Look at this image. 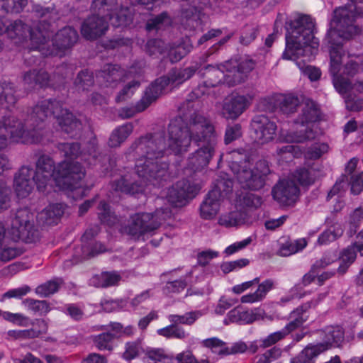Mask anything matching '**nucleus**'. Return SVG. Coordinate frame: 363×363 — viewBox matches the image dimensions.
Here are the masks:
<instances>
[{
  "label": "nucleus",
  "instance_id": "obj_1",
  "mask_svg": "<svg viewBox=\"0 0 363 363\" xmlns=\"http://www.w3.org/2000/svg\"><path fill=\"white\" fill-rule=\"evenodd\" d=\"M199 102L188 99L180 108L183 116L172 120L168 126V145L164 131L149 133L135 140L128 154L135 162V172L125 168L119 179L112 182L115 191L128 194H138L145 190L148 182L163 186L169 179L168 164L161 159L168 153L182 155L187 152L193 141L198 148L187 160L184 174L191 176L206 167L213 157L218 135L211 121L199 111Z\"/></svg>",
  "mask_w": 363,
  "mask_h": 363
},
{
  "label": "nucleus",
  "instance_id": "obj_2",
  "mask_svg": "<svg viewBox=\"0 0 363 363\" xmlns=\"http://www.w3.org/2000/svg\"><path fill=\"white\" fill-rule=\"evenodd\" d=\"M59 149L65 157L72 160L78 157L79 145L61 143ZM84 176L85 171L78 162L65 160L55 167L52 158L43 155L36 162L35 169L22 166L15 174L13 189L18 198L24 199L32 193L35 184L39 191H44L48 186L55 184L59 189L70 191L74 199H79L85 196L91 187L82 180Z\"/></svg>",
  "mask_w": 363,
  "mask_h": 363
},
{
  "label": "nucleus",
  "instance_id": "obj_3",
  "mask_svg": "<svg viewBox=\"0 0 363 363\" xmlns=\"http://www.w3.org/2000/svg\"><path fill=\"white\" fill-rule=\"evenodd\" d=\"M53 117L61 130L70 137L77 136L82 123L62 104L56 99L38 102L30 112L24 123L13 116L0 119V149L6 147L9 141L22 143H45L44 125Z\"/></svg>",
  "mask_w": 363,
  "mask_h": 363
},
{
  "label": "nucleus",
  "instance_id": "obj_4",
  "mask_svg": "<svg viewBox=\"0 0 363 363\" xmlns=\"http://www.w3.org/2000/svg\"><path fill=\"white\" fill-rule=\"evenodd\" d=\"M350 11L339 9L335 12L337 21V31L328 30L325 41L330 48V68L333 85L340 94L349 91L363 92V65L359 61L350 60L341 66L342 59L345 56L342 44L345 40H349L357 35L361 29L352 23H347L345 18Z\"/></svg>",
  "mask_w": 363,
  "mask_h": 363
},
{
  "label": "nucleus",
  "instance_id": "obj_5",
  "mask_svg": "<svg viewBox=\"0 0 363 363\" xmlns=\"http://www.w3.org/2000/svg\"><path fill=\"white\" fill-rule=\"evenodd\" d=\"M315 21L308 15H298L290 21L286 35V48L282 57L296 61L301 72L310 80L316 81L321 75L320 70L304 62L298 61L303 57L310 61L317 54L319 40L315 37Z\"/></svg>",
  "mask_w": 363,
  "mask_h": 363
},
{
  "label": "nucleus",
  "instance_id": "obj_6",
  "mask_svg": "<svg viewBox=\"0 0 363 363\" xmlns=\"http://www.w3.org/2000/svg\"><path fill=\"white\" fill-rule=\"evenodd\" d=\"M34 12L37 17L41 18V30H39L40 40L38 41L37 35L35 33H31V42L33 48H38V51L44 56L57 55L62 57L65 52L70 49L78 40V33L75 29L70 26H67L60 30L52 38L50 31V24L46 22L48 18L52 16V10L49 8H43L40 6H35Z\"/></svg>",
  "mask_w": 363,
  "mask_h": 363
},
{
  "label": "nucleus",
  "instance_id": "obj_7",
  "mask_svg": "<svg viewBox=\"0 0 363 363\" xmlns=\"http://www.w3.org/2000/svg\"><path fill=\"white\" fill-rule=\"evenodd\" d=\"M226 160L235 175L236 179L244 189L258 190L263 187L269 169L264 162L257 164L255 169H250V157L243 150H236L221 154L220 161Z\"/></svg>",
  "mask_w": 363,
  "mask_h": 363
},
{
  "label": "nucleus",
  "instance_id": "obj_8",
  "mask_svg": "<svg viewBox=\"0 0 363 363\" xmlns=\"http://www.w3.org/2000/svg\"><path fill=\"white\" fill-rule=\"evenodd\" d=\"M171 216L172 211L167 207L157 209L153 213H135L130 217L124 231L135 239H140L146 235L153 234Z\"/></svg>",
  "mask_w": 363,
  "mask_h": 363
},
{
  "label": "nucleus",
  "instance_id": "obj_9",
  "mask_svg": "<svg viewBox=\"0 0 363 363\" xmlns=\"http://www.w3.org/2000/svg\"><path fill=\"white\" fill-rule=\"evenodd\" d=\"M320 116L317 104L311 100L305 101L300 115L295 123L296 130L281 132L280 138L286 143H303L307 140L315 138V133L313 130V123L316 121Z\"/></svg>",
  "mask_w": 363,
  "mask_h": 363
},
{
  "label": "nucleus",
  "instance_id": "obj_10",
  "mask_svg": "<svg viewBox=\"0 0 363 363\" xmlns=\"http://www.w3.org/2000/svg\"><path fill=\"white\" fill-rule=\"evenodd\" d=\"M233 181L221 179L215 187L208 192L200 206V214L202 218L211 220L218 213L225 199H229L233 191Z\"/></svg>",
  "mask_w": 363,
  "mask_h": 363
},
{
  "label": "nucleus",
  "instance_id": "obj_11",
  "mask_svg": "<svg viewBox=\"0 0 363 363\" xmlns=\"http://www.w3.org/2000/svg\"><path fill=\"white\" fill-rule=\"evenodd\" d=\"M11 239L28 243L38 240V231L34 226V214L28 208L18 209L11 222Z\"/></svg>",
  "mask_w": 363,
  "mask_h": 363
},
{
  "label": "nucleus",
  "instance_id": "obj_12",
  "mask_svg": "<svg viewBox=\"0 0 363 363\" xmlns=\"http://www.w3.org/2000/svg\"><path fill=\"white\" fill-rule=\"evenodd\" d=\"M39 30H41L40 21L38 24L31 28L27 24L24 23L21 20H16L7 24L6 21L0 18V37L3 34H6L9 38L13 41L18 45H23L27 43L28 38L29 37L30 45L28 48L30 50H37L38 48H33L31 42V33H35L38 38V41L40 40ZM2 41L0 39V51L2 49Z\"/></svg>",
  "mask_w": 363,
  "mask_h": 363
},
{
  "label": "nucleus",
  "instance_id": "obj_13",
  "mask_svg": "<svg viewBox=\"0 0 363 363\" xmlns=\"http://www.w3.org/2000/svg\"><path fill=\"white\" fill-rule=\"evenodd\" d=\"M93 8L99 15L109 16L114 27H125L133 22V14L130 8L118 4V0H94Z\"/></svg>",
  "mask_w": 363,
  "mask_h": 363
},
{
  "label": "nucleus",
  "instance_id": "obj_14",
  "mask_svg": "<svg viewBox=\"0 0 363 363\" xmlns=\"http://www.w3.org/2000/svg\"><path fill=\"white\" fill-rule=\"evenodd\" d=\"M203 315V310L192 311L183 315L170 314L167 316V318L172 324L158 329L157 333L166 338L184 340L189 336V334L179 325H192Z\"/></svg>",
  "mask_w": 363,
  "mask_h": 363
},
{
  "label": "nucleus",
  "instance_id": "obj_15",
  "mask_svg": "<svg viewBox=\"0 0 363 363\" xmlns=\"http://www.w3.org/2000/svg\"><path fill=\"white\" fill-rule=\"evenodd\" d=\"M323 342L316 345H308L303 350L301 357H318L320 353L328 350L331 347H340L344 342L345 331L339 325L325 327L320 333Z\"/></svg>",
  "mask_w": 363,
  "mask_h": 363
},
{
  "label": "nucleus",
  "instance_id": "obj_16",
  "mask_svg": "<svg viewBox=\"0 0 363 363\" xmlns=\"http://www.w3.org/2000/svg\"><path fill=\"white\" fill-rule=\"evenodd\" d=\"M310 307V304H306L292 311L290 314V322L281 330L272 333L266 337L261 339L260 345L262 347H270L283 340L291 332L301 327L303 323L307 320L308 316L306 312Z\"/></svg>",
  "mask_w": 363,
  "mask_h": 363
},
{
  "label": "nucleus",
  "instance_id": "obj_17",
  "mask_svg": "<svg viewBox=\"0 0 363 363\" xmlns=\"http://www.w3.org/2000/svg\"><path fill=\"white\" fill-rule=\"evenodd\" d=\"M200 189L201 186L199 184H196L189 179H182L168 189L167 198L168 201L173 205L182 206L188 199L194 198Z\"/></svg>",
  "mask_w": 363,
  "mask_h": 363
},
{
  "label": "nucleus",
  "instance_id": "obj_18",
  "mask_svg": "<svg viewBox=\"0 0 363 363\" xmlns=\"http://www.w3.org/2000/svg\"><path fill=\"white\" fill-rule=\"evenodd\" d=\"M255 62L249 57H245L238 62L229 60L223 63V68L229 74L226 76V84L229 86L241 83L255 68Z\"/></svg>",
  "mask_w": 363,
  "mask_h": 363
},
{
  "label": "nucleus",
  "instance_id": "obj_19",
  "mask_svg": "<svg viewBox=\"0 0 363 363\" xmlns=\"http://www.w3.org/2000/svg\"><path fill=\"white\" fill-rule=\"evenodd\" d=\"M199 69L198 65L185 69H172L168 76L157 79L150 87L153 92L159 91L157 98L163 93L165 88L169 85L179 84L190 79Z\"/></svg>",
  "mask_w": 363,
  "mask_h": 363
},
{
  "label": "nucleus",
  "instance_id": "obj_20",
  "mask_svg": "<svg viewBox=\"0 0 363 363\" xmlns=\"http://www.w3.org/2000/svg\"><path fill=\"white\" fill-rule=\"evenodd\" d=\"M255 142L259 145L272 141L276 135L277 125L264 115L255 116L251 122Z\"/></svg>",
  "mask_w": 363,
  "mask_h": 363
},
{
  "label": "nucleus",
  "instance_id": "obj_21",
  "mask_svg": "<svg viewBox=\"0 0 363 363\" xmlns=\"http://www.w3.org/2000/svg\"><path fill=\"white\" fill-rule=\"evenodd\" d=\"M223 66V64L218 67L208 65L201 69L199 73L204 79L203 86H199L192 91V94L199 98L207 93L206 90H203L204 87L216 86L222 82L226 84V76L229 73Z\"/></svg>",
  "mask_w": 363,
  "mask_h": 363
},
{
  "label": "nucleus",
  "instance_id": "obj_22",
  "mask_svg": "<svg viewBox=\"0 0 363 363\" xmlns=\"http://www.w3.org/2000/svg\"><path fill=\"white\" fill-rule=\"evenodd\" d=\"M273 198L280 205L291 206L299 196V189L294 180L281 179L272 189Z\"/></svg>",
  "mask_w": 363,
  "mask_h": 363
},
{
  "label": "nucleus",
  "instance_id": "obj_23",
  "mask_svg": "<svg viewBox=\"0 0 363 363\" xmlns=\"http://www.w3.org/2000/svg\"><path fill=\"white\" fill-rule=\"evenodd\" d=\"M250 103L249 96H233L224 100L220 113L226 119L235 120L249 107Z\"/></svg>",
  "mask_w": 363,
  "mask_h": 363
},
{
  "label": "nucleus",
  "instance_id": "obj_24",
  "mask_svg": "<svg viewBox=\"0 0 363 363\" xmlns=\"http://www.w3.org/2000/svg\"><path fill=\"white\" fill-rule=\"evenodd\" d=\"M107 29V18L97 13L89 16L84 21L81 33L86 39L94 40L104 35Z\"/></svg>",
  "mask_w": 363,
  "mask_h": 363
},
{
  "label": "nucleus",
  "instance_id": "obj_25",
  "mask_svg": "<svg viewBox=\"0 0 363 363\" xmlns=\"http://www.w3.org/2000/svg\"><path fill=\"white\" fill-rule=\"evenodd\" d=\"M87 152L80 153L82 160L87 162L89 165H96L100 164L104 170L108 171L109 167L112 169V161L106 156H101L98 152L97 140L96 137H92L88 143Z\"/></svg>",
  "mask_w": 363,
  "mask_h": 363
},
{
  "label": "nucleus",
  "instance_id": "obj_26",
  "mask_svg": "<svg viewBox=\"0 0 363 363\" xmlns=\"http://www.w3.org/2000/svg\"><path fill=\"white\" fill-rule=\"evenodd\" d=\"M158 91L153 92L149 86L145 91L142 99L135 105L125 106L119 110L121 118L125 119L134 116L137 113L145 111L152 103L157 99Z\"/></svg>",
  "mask_w": 363,
  "mask_h": 363
},
{
  "label": "nucleus",
  "instance_id": "obj_27",
  "mask_svg": "<svg viewBox=\"0 0 363 363\" xmlns=\"http://www.w3.org/2000/svg\"><path fill=\"white\" fill-rule=\"evenodd\" d=\"M357 252L361 256H363V230L360 231L357 235L356 242L353 245L348 246L342 252L340 263L338 267V272L340 274H344L350 265L354 262L356 259Z\"/></svg>",
  "mask_w": 363,
  "mask_h": 363
},
{
  "label": "nucleus",
  "instance_id": "obj_28",
  "mask_svg": "<svg viewBox=\"0 0 363 363\" xmlns=\"http://www.w3.org/2000/svg\"><path fill=\"white\" fill-rule=\"evenodd\" d=\"M123 76V71L117 65H106L96 75V82L101 86L115 87Z\"/></svg>",
  "mask_w": 363,
  "mask_h": 363
},
{
  "label": "nucleus",
  "instance_id": "obj_29",
  "mask_svg": "<svg viewBox=\"0 0 363 363\" xmlns=\"http://www.w3.org/2000/svg\"><path fill=\"white\" fill-rule=\"evenodd\" d=\"M23 82L28 89H33L36 86L40 87L55 86L53 79L43 69H32L26 72L23 76Z\"/></svg>",
  "mask_w": 363,
  "mask_h": 363
},
{
  "label": "nucleus",
  "instance_id": "obj_30",
  "mask_svg": "<svg viewBox=\"0 0 363 363\" xmlns=\"http://www.w3.org/2000/svg\"><path fill=\"white\" fill-rule=\"evenodd\" d=\"M64 206L61 203L50 204L36 216L37 221L40 225H52L57 224L64 214Z\"/></svg>",
  "mask_w": 363,
  "mask_h": 363
},
{
  "label": "nucleus",
  "instance_id": "obj_31",
  "mask_svg": "<svg viewBox=\"0 0 363 363\" xmlns=\"http://www.w3.org/2000/svg\"><path fill=\"white\" fill-rule=\"evenodd\" d=\"M141 71H138L135 67H131L128 73L124 75L126 79L133 78V79L128 82L122 90L118 93L116 96V102H121L131 97L135 91L138 89L140 85V81L138 78L140 76Z\"/></svg>",
  "mask_w": 363,
  "mask_h": 363
},
{
  "label": "nucleus",
  "instance_id": "obj_32",
  "mask_svg": "<svg viewBox=\"0 0 363 363\" xmlns=\"http://www.w3.org/2000/svg\"><path fill=\"white\" fill-rule=\"evenodd\" d=\"M201 11L192 6H182L181 23L186 29H196L201 25Z\"/></svg>",
  "mask_w": 363,
  "mask_h": 363
},
{
  "label": "nucleus",
  "instance_id": "obj_33",
  "mask_svg": "<svg viewBox=\"0 0 363 363\" xmlns=\"http://www.w3.org/2000/svg\"><path fill=\"white\" fill-rule=\"evenodd\" d=\"M274 286V281L272 279H266L259 284L257 290L253 293L243 295L240 298L242 303H253L262 301Z\"/></svg>",
  "mask_w": 363,
  "mask_h": 363
},
{
  "label": "nucleus",
  "instance_id": "obj_34",
  "mask_svg": "<svg viewBox=\"0 0 363 363\" xmlns=\"http://www.w3.org/2000/svg\"><path fill=\"white\" fill-rule=\"evenodd\" d=\"M133 130V125L131 123H126L116 128L110 135L108 145L111 147L121 146Z\"/></svg>",
  "mask_w": 363,
  "mask_h": 363
},
{
  "label": "nucleus",
  "instance_id": "obj_35",
  "mask_svg": "<svg viewBox=\"0 0 363 363\" xmlns=\"http://www.w3.org/2000/svg\"><path fill=\"white\" fill-rule=\"evenodd\" d=\"M121 278V274L118 272H103L94 276L91 279V284L97 287L106 288L118 284Z\"/></svg>",
  "mask_w": 363,
  "mask_h": 363
},
{
  "label": "nucleus",
  "instance_id": "obj_36",
  "mask_svg": "<svg viewBox=\"0 0 363 363\" xmlns=\"http://www.w3.org/2000/svg\"><path fill=\"white\" fill-rule=\"evenodd\" d=\"M306 245L307 241L305 238L281 241L279 250H277V255L281 257H288L303 250Z\"/></svg>",
  "mask_w": 363,
  "mask_h": 363
},
{
  "label": "nucleus",
  "instance_id": "obj_37",
  "mask_svg": "<svg viewBox=\"0 0 363 363\" xmlns=\"http://www.w3.org/2000/svg\"><path fill=\"white\" fill-rule=\"evenodd\" d=\"M94 236V233L91 230H87L82 237V242H83L82 250V257L87 259L94 257L96 255L103 252L106 250L105 246L100 242H95L91 245H86L88 240Z\"/></svg>",
  "mask_w": 363,
  "mask_h": 363
},
{
  "label": "nucleus",
  "instance_id": "obj_38",
  "mask_svg": "<svg viewBox=\"0 0 363 363\" xmlns=\"http://www.w3.org/2000/svg\"><path fill=\"white\" fill-rule=\"evenodd\" d=\"M14 93L13 84L6 82L0 84V107L1 109H9L16 104L17 97Z\"/></svg>",
  "mask_w": 363,
  "mask_h": 363
},
{
  "label": "nucleus",
  "instance_id": "obj_39",
  "mask_svg": "<svg viewBox=\"0 0 363 363\" xmlns=\"http://www.w3.org/2000/svg\"><path fill=\"white\" fill-rule=\"evenodd\" d=\"M301 155H302V150L300 147L289 144L277 147L275 153V157L279 163L288 162Z\"/></svg>",
  "mask_w": 363,
  "mask_h": 363
},
{
  "label": "nucleus",
  "instance_id": "obj_40",
  "mask_svg": "<svg viewBox=\"0 0 363 363\" xmlns=\"http://www.w3.org/2000/svg\"><path fill=\"white\" fill-rule=\"evenodd\" d=\"M343 231L340 223H334L319 235L318 242L320 245H328L340 238Z\"/></svg>",
  "mask_w": 363,
  "mask_h": 363
},
{
  "label": "nucleus",
  "instance_id": "obj_41",
  "mask_svg": "<svg viewBox=\"0 0 363 363\" xmlns=\"http://www.w3.org/2000/svg\"><path fill=\"white\" fill-rule=\"evenodd\" d=\"M245 213L241 211H234L222 214L218 219V224L226 227H235L244 223Z\"/></svg>",
  "mask_w": 363,
  "mask_h": 363
},
{
  "label": "nucleus",
  "instance_id": "obj_42",
  "mask_svg": "<svg viewBox=\"0 0 363 363\" xmlns=\"http://www.w3.org/2000/svg\"><path fill=\"white\" fill-rule=\"evenodd\" d=\"M192 46L189 39L186 38L182 43L171 47L168 50V55L172 62H177L186 55L191 50Z\"/></svg>",
  "mask_w": 363,
  "mask_h": 363
},
{
  "label": "nucleus",
  "instance_id": "obj_43",
  "mask_svg": "<svg viewBox=\"0 0 363 363\" xmlns=\"http://www.w3.org/2000/svg\"><path fill=\"white\" fill-rule=\"evenodd\" d=\"M99 218L102 223L113 226L118 223L119 219L110 209V206L105 201H101L99 207Z\"/></svg>",
  "mask_w": 363,
  "mask_h": 363
},
{
  "label": "nucleus",
  "instance_id": "obj_44",
  "mask_svg": "<svg viewBox=\"0 0 363 363\" xmlns=\"http://www.w3.org/2000/svg\"><path fill=\"white\" fill-rule=\"evenodd\" d=\"M23 304L28 310L39 315H45L50 311L49 303L46 301L26 298L23 301Z\"/></svg>",
  "mask_w": 363,
  "mask_h": 363
},
{
  "label": "nucleus",
  "instance_id": "obj_45",
  "mask_svg": "<svg viewBox=\"0 0 363 363\" xmlns=\"http://www.w3.org/2000/svg\"><path fill=\"white\" fill-rule=\"evenodd\" d=\"M317 177V173L312 169L299 168L293 174V179L302 186L312 184Z\"/></svg>",
  "mask_w": 363,
  "mask_h": 363
},
{
  "label": "nucleus",
  "instance_id": "obj_46",
  "mask_svg": "<svg viewBox=\"0 0 363 363\" xmlns=\"http://www.w3.org/2000/svg\"><path fill=\"white\" fill-rule=\"evenodd\" d=\"M329 151V146L325 143H315L302 152L306 160H318Z\"/></svg>",
  "mask_w": 363,
  "mask_h": 363
},
{
  "label": "nucleus",
  "instance_id": "obj_47",
  "mask_svg": "<svg viewBox=\"0 0 363 363\" xmlns=\"http://www.w3.org/2000/svg\"><path fill=\"white\" fill-rule=\"evenodd\" d=\"M203 344L205 347L211 349L213 353L220 356L229 355V347L226 344L217 337H211L203 340Z\"/></svg>",
  "mask_w": 363,
  "mask_h": 363
},
{
  "label": "nucleus",
  "instance_id": "obj_48",
  "mask_svg": "<svg viewBox=\"0 0 363 363\" xmlns=\"http://www.w3.org/2000/svg\"><path fill=\"white\" fill-rule=\"evenodd\" d=\"M277 101H279L281 111L287 114L295 111L299 104L298 97L292 94L280 96Z\"/></svg>",
  "mask_w": 363,
  "mask_h": 363
},
{
  "label": "nucleus",
  "instance_id": "obj_49",
  "mask_svg": "<svg viewBox=\"0 0 363 363\" xmlns=\"http://www.w3.org/2000/svg\"><path fill=\"white\" fill-rule=\"evenodd\" d=\"M172 22V18L167 13L163 12L155 18L150 19L146 24V28L147 30L154 29L160 30L170 26Z\"/></svg>",
  "mask_w": 363,
  "mask_h": 363
},
{
  "label": "nucleus",
  "instance_id": "obj_50",
  "mask_svg": "<svg viewBox=\"0 0 363 363\" xmlns=\"http://www.w3.org/2000/svg\"><path fill=\"white\" fill-rule=\"evenodd\" d=\"M94 83L92 72L87 69L80 72L74 80V86L78 90H88Z\"/></svg>",
  "mask_w": 363,
  "mask_h": 363
},
{
  "label": "nucleus",
  "instance_id": "obj_51",
  "mask_svg": "<svg viewBox=\"0 0 363 363\" xmlns=\"http://www.w3.org/2000/svg\"><path fill=\"white\" fill-rule=\"evenodd\" d=\"M62 281L60 279H56L49 281L44 284L38 286L35 289V293L41 297L49 296L57 292Z\"/></svg>",
  "mask_w": 363,
  "mask_h": 363
},
{
  "label": "nucleus",
  "instance_id": "obj_52",
  "mask_svg": "<svg viewBox=\"0 0 363 363\" xmlns=\"http://www.w3.org/2000/svg\"><path fill=\"white\" fill-rule=\"evenodd\" d=\"M357 91H349L347 94H342L345 98L346 108L352 111H359L363 109V99L356 97L357 94H362Z\"/></svg>",
  "mask_w": 363,
  "mask_h": 363
},
{
  "label": "nucleus",
  "instance_id": "obj_53",
  "mask_svg": "<svg viewBox=\"0 0 363 363\" xmlns=\"http://www.w3.org/2000/svg\"><path fill=\"white\" fill-rule=\"evenodd\" d=\"M114 337L111 333H104L94 337V342L100 350H111Z\"/></svg>",
  "mask_w": 363,
  "mask_h": 363
},
{
  "label": "nucleus",
  "instance_id": "obj_54",
  "mask_svg": "<svg viewBox=\"0 0 363 363\" xmlns=\"http://www.w3.org/2000/svg\"><path fill=\"white\" fill-rule=\"evenodd\" d=\"M146 52L153 57H157L165 51L164 43L160 39H151L146 43Z\"/></svg>",
  "mask_w": 363,
  "mask_h": 363
},
{
  "label": "nucleus",
  "instance_id": "obj_55",
  "mask_svg": "<svg viewBox=\"0 0 363 363\" xmlns=\"http://www.w3.org/2000/svg\"><path fill=\"white\" fill-rule=\"evenodd\" d=\"M1 7L7 13H20L28 4V0H1Z\"/></svg>",
  "mask_w": 363,
  "mask_h": 363
},
{
  "label": "nucleus",
  "instance_id": "obj_56",
  "mask_svg": "<svg viewBox=\"0 0 363 363\" xmlns=\"http://www.w3.org/2000/svg\"><path fill=\"white\" fill-rule=\"evenodd\" d=\"M191 275V272L186 275L184 278H181L178 280L172 281H168L165 286L163 289V291L166 294H169L172 293H179L180 291H183L186 285V278L188 276Z\"/></svg>",
  "mask_w": 363,
  "mask_h": 363
},
{
  "label": "nucleus",
  "instance_id": "obj_57",
  "mask_svg": "<svg viewBox=\"0 0 363 363\" xmlns=\"http://www.w3.org/2000/svg\"><path fill=\"white\" fill-rule=\"evenodd\" d=\"M258 33V28L255 25H247L244 27L240 42L244 45L250 44L257 38Z\"/></svg>",
  "mask_w": 363,
  "mask_h": 363
},
{
  "label": "nucleus",
  "instance_id": "obj_58",
  "mask_svg": "<svg viewBox=\"0 0 363 363\" xmlns=\"http://www.w3.org/2000/svg\"><path fill=\"white\" fill-rule=\"evenodd\" d=\"M240 205L245 207L258 208L262 205V198L253 193L247 192L240 197Z\"/></svg>",
  "mask_w": 363,
  "mask_h": 363
},
{
  "label": "nucleus",
  "instance_id": "obj_59",
  "mask_svg": "<svg viewBox=\"0 0 363 363\" xmlns=\"http://www.w3.org/2000/svg\"><path fill=\"white\" fill-rule=\"evenodd\" d=\"M148 357L155 363H172L173 357L167 354L163 350L154 349L147 352Z\"/></svg>",
  "mask_w": 363,
  "mask_h": 363
},
{
  "label": "nucleus",
  "instance_id": "obj_60",
  "mask_svg": "<svg viewBox=\"0 0 363 363\" xmlns=\"http://www.w3.org/2000/svg\"><path fill=\"white\" fill-rule=\"evenodd\" d=\"M11 191L5 184H0V212L8 209L11 206Z\"/></svg>",
  "mask_w": 363,
  "mask_h": 363
},
{
  "label": "nucleus",
  "instance_id": "obj_61",
  "mask_svg": "<svg viewBox=\"0 0 363 363\" xmlns=\"http://www.w3.org/2000/svg\"><path fill=\"white\" fill-rule=\"evenodd\" d=\"M242 135L241 125L234 124L226 128L224 142L226 145L239 138Z\"/></svg>",
  "mask_w": 363,
  "mask_h": 363
},
{
  "label": "nucleus",
  "instance_id": "obj_62",
  "mask_svg": "<svg viewBox=\"0 0 363 363\" xmlns=\"http://www.w3.org/2000/svg\"><path fill=\"white\" fill-rule=\"evenodd\" d=\"M4 319L19 326H26L28 318L21 313H13L11 312H4L2 314Z\"/></svg>",
  "mask_w": 363,
  "mask_h": 363
},
{
  "label": "nucleus",
  "instance_id": "obj_63",
  "mask_svg": "<svg viewBox=\"0 0 363 363\" xmlns=\"http://www.w3.org/2000/svg\"><path fill=\"white\" fill-rule=\"evenodd\" d=\"M10 337L17 340H26L37 337V333L33 329L12 330L8 332Z\"/></svg>",
  "mask_w": 363,
  "mask_h": 363
},
{
  "label": "nucleus",
  "instance_id": "obj_64",
  "mask_svg": "<svg viewBox=\"0 0 363 363\" xmlns=\"http://www.w3.org/2000/svg\"><path fill=\"white\" fill-rule=\"evenodd\" d=\"M20 255V252L15 247H7L4 245L3 242L0 245V260L3 262L9 261L18 255Z\"/></svg>",
  "mask_w": 363,
  "mask_h": 363
}]
</instances>
